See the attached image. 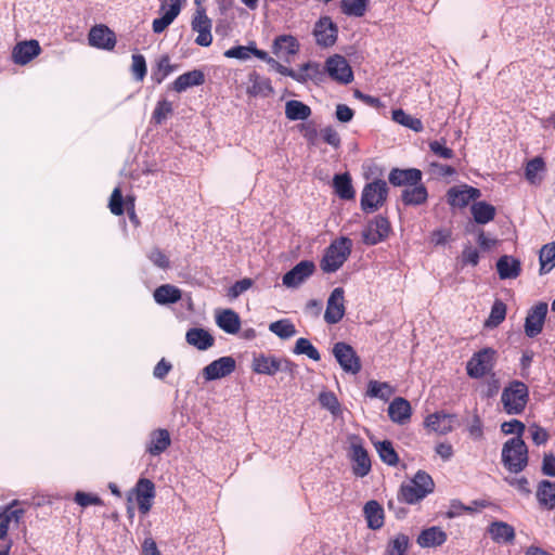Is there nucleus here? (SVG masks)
I'll return each mask as SVG.
<instances>
[{"label": "nucleus", "mask_w": 555, "mask_h": 555, "mask_svg": "<svg viewBox=\"0 0 555 555\" xmlns=\"http://www.w3.org/2000/svg\"><path fill=\"white\" fill-rule=\"evenodd\" d=\"M535 496L541 508L553 511L555 508V481L541 480L538 483Z\"/></svg>", "instance_id": "31"}, {"label": "nucleus", "mask_w": 555, "mask_h": 555, "mask_svg": "<svg viewBox=\"0 0 555 555\" xmlns=\"http://www.w3.org/2000/svg\"><path fill=\"white\" fill-rule=\"evenodd\" d=\"M375 449L380 457V460L389 465V466H397L399 463V455L396 452V450L392 447L391 441L384 440L378 441L375 444Z\"/></svg>", "instance_id": "48"}, {"label": "nucleus", "mask_w": 555, "mask_h": 555, "mask_svg": "<svg viewBox=\"0 0 555 555\" xmlns=\"http://www.w3.org/2000/svg\"><path fill=\"white\" fill-rule=\"evenodd\" d=\"M470 212L476 223L486 224L494 219L496 209L493 205L480 201L473 203Z\"/></svg>", "instance_id": "39"}, {"label": "nucleus", "mask_w": 555, "mask_h": 555, "mask_svg": "<svg viewBox=\"0 0 555 555\" xmlns=\"http://www.w3.org/2000/svg\"><path fill=\"white\" fill-rule=\"evenodd\" d=\"M139 512L146 515L153 505L156 495L155 485L147 478H140L133 489Z\"/></svg>", "instance_id": "15"}, {"label": "nucleus", "mask_w": 555, "mask_h": 555, "mask_svg": "<svg viewBox=\"0 0 555 555\" xmlns=\"http://www.w3.org/2000/svg\"><path fill=\"white\" fill-rule=\"evenodd\" d=\"M488 532L495 543H513L516 535L514 527L501 520L491 522Z\"/></svg>", "instance_id": "33"}, {"label": "nucleus", "mask_w": 555, "mask_h": 555, "mask_svg": "<svg viewBox=\"0 0 555 555\" xmlns=\"http://www.w3.org/2000/svg\"><path fill=\"white\" fill-rule=\"evenodd\" d=\"M235 360L230 357H221L203 370V375L206 380H215L230 375L235 370Z\"/></svg>", "instance_id": "20"}, {"label": "nucleus", "mask_w": 555, "mask_h": 555, "mask_svg": "<svg viewBox=\"0 0 555 555\" xmlns=\"http://www.w3.org/2000/svg\"><path fill=\"white\" fill-rule=\"evenodd\" d=\"M320 404L336 414L339 411V402L332 391H323L319 395Z\"/></svg>", "instance_id": "61"}, {"label": "nucleus", "mask_w": 555, "mask_h": 555, "mask_svg": "<svg viewBox=\"0 0 555 555\" xmlns=\"http://www.w3.org/2000/svg\"><path fill=\"white\" fill-rule=\"evenodd\" d=\"M352 242L348 237L335 240L325 249L320 267L324 273L339 270L351 254Z\"/></svg>", "instance_id": "4"}, {"label": "nucleus", "mask_w": 555, "mask_h": 555, "mask_svg": "<svg viewBox=\"0 0 555 555\" xmlns=\"http://www.w3.org/2000/svg\"><path fill=\"white\" fill-rule=\"evenodd\" d=\"M321 137L323 141L331 146L338 149L340 146L341 140L338 132L331 126L325 127L321 130Z\"/></svg>", "instance_id": "64"}, {"label": "nucleus", "mask_w": 555, "mask_h": 555, "mask_svg": "<svg viewBox=\"0 0 555 555\" xmlns=\"http://www.w3.org/2000/svg\"><path fill=\"white\" fill-rule=\"evenodd\" d=\"M429 150L439 158L451 159L454 157L453 150L446 145V139L429 142Z\"/></svg>", "instance_id": "55"}, {"label": "nucleus", "mask_w": 555, "mask_h": 555, "mask_svg": "<svg viewBox=\"0 0 555 555\" xmlns=\"http://www.w3.org/2000/svg\"><path fill=\"white\" fill-rule=\"evenodd\" d=\"M448 534L438 526L423 529L417 535L416 543L422 548H430L441 546L447 542Z\"/></svg>", "instance_id": "26"}, {"label": "nucleus", "mask_w": 555, "mask_h": 555, "mask_svg": "<svg viewBox=\"0 0 555 555\" xmlns=\"http://www.w3.org/2000/svg\"><path fill=\"white\" fill-rule=\"evenodd\" d=\"M529 401V388L520 380L511 382L502 391L501 402L506 414H521Z\"/></svg>", "instance_id": "3"}, {"label": "nucleus", "mask_w": 555, "mask_h": 555, "mask_svg": "<svg viewBox=\"0 0 555 555\" xmlns=\"http://www.w3.org/2000/svg\"><path fill=\"white\" fill-rule=\"evenodd\" d=\"M546 313L547 304L543 301L537 304L528 311L525 320V333L528 337L533 338L542 332Z\"/></svg>", "instance_id": "17"}, {"label": "nucleus", "mask_w": 555, "mask_h": 555, "mask_svg": "<svg viewBox=\"0 0 555 555\" xmlns=\"http://www.w3.org/2000/svg\"><path fill=\"white\" fill-rule=\"evenodd\" d=\"M26 511L21 506L17 500L7 505L0 513V540L8 539L10 528L18 527L25 516Z\"/></svg>", "instance_id": "11"}, {"label": "nucleus", "mask_w": 555, "mask_h": 555, "mask_svg": "<svg viewBox=\"0 0 555 555\" xmlns=\"http://www.w3.org/2000/svg\"><path fill=\"white\" fill-rule=\"evenodd\" d=\"M293 351L296 354H306L313 361H319L321 359L318 349L311 344L309 339L304 337L297 339Z\"/></svg>", "instance_id": "54"}, {"label": "nucleus", "mask_w": 555, "mask_h": 555, "mask_svg": "<svg viewBox=\"0 0 555 555\" xmlns=\"http://www.w3.org/2000/svg\"><path fill=\"white\" fill-rule=\"evenodd\" d=\"M177 67V65L170 63L169 55H162L152 73V80L157 85L162 83Z\"/></svg>", "instance_id": "46"}, {"label": "nucleus", "mask_w": 555, "mask_h": 555, "mask_svg": "<svg viewBox=\"0 0 555 555\" xmlns=\"http://www.w3.org/2000/svg\"><path fill=\"white\" fill-rule=\"evenodd\" d=\"M501 430L506 435L516 434V437L521 438L522 434L526 430V426L522 422H520L518 420H512L508 422H504L501 425Z\"/></svg>", "instance_id": "63"}, {"label": "nucleus", "mask_w": 555, "mask_h": 555, "mask_svg": "<svg viewBox=\"0 0 555 555\" xmlns=\"http://www.w3.org/2000/svg\"><path fill=\"white\" fill-rule=\"evenodd\" d=\"M496 350L491 347H486L475 352L466 363L467 375L475 379L487 375L494 377L493 369L496 363Z\"/></svg>", "instance_id": "5"}, {"label": "nucleus", "mask_w": 555, "mask_h": 555, "mask_svg": "<svg viewBox=\"0 0 555 555\" xmlns=\"http://www.w3.org/2000/svg\"><path fill=\"white\" fill-rule=\"evenodd\" d=\"M251 86L248 88V93L251 95H263L267 96L273 92L271 81L268 78H262L259 75H253Z\"/></svg>", "instance_id": "51"}, {"label": "nucleus", "mask_w": 555, "mask_h": 555, "mask_svg": "<svg viewBox=\"0 0 555 555\" xmlns=\"http://www.w3.org/2000/svg\"><path fill=\"white\" fill-rule=\"evenodd\" d=\"M388 196V186L386 181L377 179L365 184L361 194V209L364 212H374L378 210L386 202Z\"/></svg>", "instance_id": "7"}, {"label": "nucleus", "mask_w": 555, "mask_h": 555, "mask_svg": "<svg viewBox=\"0 0 555 555\" xmlns=\"http://www.w3.org/2000/svg\"><path fill=\"white\" fill-rule=\"evenodd\" d=\"M216 322L228 334H236L241 327L240 315L232 309H224L218 313Z\"/></svg>", "instance_id": "38"}, {"label": "nucleus", "mask_w": 555, "mask_h": 555, "mask_svg": "<svg viewBox=\"0 0 555 555\" xmlns=\"http://www.w3.org/2000/svg\"><path fill=\"white\" fill-rule=\"evenodd\" d=\"M400 198L404 206H421L427 202L428 191L421 181L417 184L404 188Z\"/></svg>", "instance_id": "29"}, {"label": "nucleus", "mask_w": 555, "mask_h": 555, "mask_svg": "<svg viewBox=\"0 0 555 555\" xmlns=\"http://www.w3.org/2000/svg\"><path fill=\"white\" fill-rule=\"evenodd\" d=\"M333 186L337 196L341 199H353L356 196L354 189L351 183V177L348 172L335 175Z\"/></svg>", "instance_id": "40"}, {"label": "nucleus", "mask_w": 555, "mask_h": 555, "mask_svg": "<svg viewBox=\"0 0 555 555\" xmlns=\"http://www.w3.org/2000/svg\"><path fill=\"white\" fill-rule=\"evenodd\" d=\"M269 330L280 338L286 339L296 334L295 325L289 320H279L269 325Z\"/></svg>", "instance_id": "52"}, {"label": "nucleus", "mask_w": 555, "mask_h": 555, "mask_svg": "<svg viewBox=\"0 0 555 555\" xmlns=\"http://www.w3.org/2000/svg\"><path fill=\"white\" fill-rule=\"evenodd\" d=\"M363 513L370 529L377 530L384 526V509L377 501L371 500L366 502Z\"/></svg>", "instance_id": "37"}, {"label": "nucleus", "mask_w": 555, "mask_h": 555, "mask_svg": "<svg viewBox=\"0 0 555 555\" xmlns=\"http://www.w3.org/2000/svg\"><path fill=\"white\" fill-rule=\"evenodd\" d=\"M496 271L501 280L516 279L520 275L521 263L518 259L504 255L496 261Z\"/></svg>", "instance_id": "34"}, {"label": "nucleus", "mask_w": 555, "mask_h": 555, "mask_svg": "<svg viewBox=\"0 0 555 555\" xmlns=\"http://www.w3.org/2000/svg\"><path fill=\"white\" fill-rule=\"evenodd\" d=\"M411 415V404L402 397L395 398L388 405V416L393 423L404 425L410 422Z\"/></svg>", "instance_id": "28"}, {"label": "nucleus", "mask_w": 555, "mask_h": 555, "mask_svg": "<svg viewBox=\"0 0 555 555\" xmlns=\"http://www.w3.org/2000/svg\"><path fill=\"white\" fill-rule=\"evenodd\" d=\"M313 36L318 46L332 47L337 41L338 27L330 16H321L314 24Z\"/></svg>", "instance_id": "10"}, {"label": "nucleus", "mask_w": 555, "mask_h": 555, "mask_svg": "<svg viewBox=\"0 0 555 555\" xmlns=\"http://www.w3.org/2000/svg\"><path fill=\"white\" fill-rule=\"evenodd\" d=\"M333 354L345 372L358 374L361 371V360L356 350L347 343H336Z\"/></svg>", "instance_id": "8"}, {"label": "nucleus", "mask_w": 555, "mask_h": 555, "mask_svg": "<svg viewBox=\"0 0 555 555\" xmlns=\"http://www.w3.org/2000/svg\"><path fill=\"white\" fill-rule=\"evenodd\" d=\"M456 415L440 411L429 414L425 418L424 425L438 435H447L453 430Z\"/></svg>", "instance_id": "21"}, {"label": "nucleus", "mask_w": 555, "mask_h": 555, "mask_svg": "<svg viewBox=\"0 0 555 555\" xmlns=\"http://www.w3.org/2000/svg\"><path fill=\"white\" fill-rule=\"evenodd\" d=\"M204 82V73L199 69H193L177 77V79L171 83V89L181 93L191 87L201 86Z\"/></svg>", "instance_id": "36"}, {"label": "nucleus", "mask_w": 555, "mask_h": 555, "mask_svg": "<svg viewBox=\"0 0 555 555\" xmlns=\"http://www.w3.org/2000/svg\"><path fill=\"white\" fill-rule=\"evenodd\" d=\"M146 61L142 54L132 55L131 73L135 80L142 81L146 76Z\"/></svg>", "instance_id": "56"}, {"label": "nucleus", "mask_w": 555, "mask_h": 555, "mask_svg": "<svg viewBox=\"0 0 555 555\" xmlns=\"http://www.w3.org/2000/svg\"><path fill=\"white\" fill-rule=\"evenodd\" d=\"M410 546V538L402 532L395 534L386 544L384 555H405Z\"/></svg>", "instance_id": "44"}, {"label": "nucleus", "mask_w": 555, "mask_h": 555, "mask_svg": "<svg viewBox=\"0 0 555 555\" xmlns=\"http://www.w3.org/2000/svg\"><path fill=\"white\" fill-rule=\"evenodd\" d=\"M251 369L257 374L270 376L275 375L279 371L294 375L297 370V364L287 358H278L260 353L254 357Z\"/></svg>", "instance_id": "6"}, {"label": "nucleus", "mask_w": 555, "mask_h": 555, "mask_svg": "<svg viewBox=\"0 0 555 555\" xmlns=\"http://www.w3.org/2000/svg\"><path fill=\"white\" fill-rule=\"evenodd\" d=\"M185 339L188 344L196 347L198 350H206L215 343L214 337L203 328H190L186 332Z\"/></svg>", "instance_id": "41"}, {"label": "nucleus", "mask_w": 555, "mask_h": 555, "mask_svg": "<svg viewBox=\"0 0 555 555\" xmlns=\"http://www.w3.org/2000/svg\"><path fill=\"white\" fill-rule=\"evenodd\" d=\"M528 448L522 438L513 437L502 448V463L511 473L518 474L528 465Z\"/></svg>", "instance_id": "2"}, {"label": "nucleus", "mask_w": 555, "mask_h": 555, "mask_svg": "<svg viewBox=\"0 0 555 555\" xmlns=\"http://www.w3.org/2000/svg\"><path fill=\"white\" fill-rule=\"evenodd\" d=\"M345 291L343 287H336L331 293L324 313V320L327 324L338 323L345 315Z\"/></svg>", "instance_id": "16"}, {"label": "nucleus", "mask_w": 555, "mask_h": 555, "mask_svg": "<svg viewBox=\"0 0 555 555\" xmlns=\"http://www.w3.org/2000/svg\"><path fill=\"white\" fill-rule=\"evenodd\" d=\"M311 108L298 100H289L285 104V115L289 120H306L311 116Z\"/></svg>", "instance_id": "43"}, {"label": "nucleus", "mask_w": 555, "mask_h": 555, "mask_svg": "<svg viewBox=\"0 0 555 555\" xmlns=\"http://www.w3.org/2000/svg\"><path fill=\"white\" fill-rule=\"evenodd\" d=\"M154 299L159 305L175 304L181 299V291L171 284H164L154 291Z\"/></svg>", "instance_id": "42"}, {"label": "nucleus", "mask_w": 555, "mask_h": 555, "mask_svg": "<svg viewBox=\"0 0 555 555\" xmlns=\"http://www.w3.org/2000/svg\"><path fill=\"white\" fill-rule=\"evenodd\" d=\"M350 459L352 461V473L357 477H364L371 472V460L364 449L360 437H352L350 443Z\"/></svg>", "instance_id": "9"}, {"label": "nucleus", "mask_w": 555, "mask_h": 555, "mask_svg": "<svg viewBox=\"0 0 555 555\" xmlns=\"http://www.w3.org/2000/svg\"><path fill=\"white\" fill-rule=\"evenodd\" d=\"M89 44L102 50H113L116 46V35L106 25L93 26L88 35Z\"/></svg>", "instance_id": "19"}, {"label": "nucleus", "mask_w": 555, "mask_h": 555, "mask_svg": "<svg viewBox=\"0 0 555 555\" xmlns=\"http://www.w3.org/2000/svg\"><path fill=\"white\" fill-rule=\"evenodd\" d=\"M423 173L417 168H392L389 172L388 180L393 186H412L422 181Z\"/></svg>", "instance_id": "24"}, {"label": "nucleus", "mask_w": 555, "mask_h": 555, "mask_svg": "<svg viewBox=\"0 0 555 555\" xmlns=\"http://www.w3.org/2000/svg\"><path fill=\"white\" fill-rule=\"evenodd\" d=\"M393 393L392 387L388 383L377 380H370L367 385L366 395L371 398H379L387 401Z\"/></svg>", "instance_id": "50"}, {"label": "nucleus", "mask_w": 555, "mask_h": 555, "mask_svg": "<svg viewBox=\"0 0 555 555\" xmlns=\"http://www.w3.org/2000/svg\"><path fill=\"white\" fill-rule=\"evenodd\" d=\"M546 172V164L541 156H535L525 165V178L532 185H540Z\"/></svg>", "instance_id": "35"}, {"label": "nucleus", "mask_w": 555, "mask_h": 555, "mask_svg": "<svg viewBox=\"0 0 555 555\" xmlns=\"http://www.w3.org/2000/svg\"><path fill=\"white\" fill-rule=\"evenodd\" d=\"M269 65H271L278 73H280L283 76H288L293 78L294 80L298 82H304L308 78H312V73L318 74L319 73V66L315 63H306L300 67V72L296 73L294 69L288 68L278 61H275L273 57L270 59Z\"/></svg>", "instance_id": "25"}, {"label": "nucleus", "mask_w": 555, "mask_h": 555, "mask_svg": "<svg viewBox=\"0 0 555 555\" xmlns=\"http://www.w3.org/2000/svg\"><path fill=\"white\" fill-rule=\"evenodd\" d=\"M540 274L544 275L555 268V242L542 246L539 253Z\"/></svg>", "instance_id": "45"}, {"label": "nucleus", "mask_w": 555, "mask_h": 555, "mask_svg": "<svg viewBox=\"0 0 555 555\" xmlns=\"http://www.w3.org/2000/svg\"><path fill=\"white\" fill-rule=\"evenodd\" d=\"M392 120L399 125H402L415 132H422L424 130L423 122L420 118L413 117L406 114L402 108H397L391 112Z\"/></svg>", "instance_id": "47"}, {"label": "nucleus", "mask_w": 555, "mask_h": 555, "mask_svg": "<svg viewBox=\"0 0 555 555\" xmlns=\"http://www.w3.org/2000/svg\"><path fill=\"white\" fill-rule=\"evenodd\" d=\"M108 207L111 212L115 216H121L124 214V201L121 190L119 188H115L112 192Z\"/></svg>", "instance_id": "60"}, {"label": "nucleus", "mask_w": 555, "mask_h": 555, "mask_svg": "<svg viewBox=\"0 0 555 555\" xmlns=\"http://www.w3.org/2000/svg\"><path fill=\"white\" fill-rule=\"evenodd\" d=\"M314 271L315 264L313 261L302 260L283 275V285L289 288H296L307 279H309L314 273Z\"/></svg>", "instance_id": "18"}, {"label": "nucleus", "mask_w": 555, "mask_h": 555, "mask_svg": "<svg viewBox=\"0 0 555 555\" xmlns=\"http://www.w3.org/2000/svg\"><path fill=\"white\" fill-rule=\"evenodd\" d=\"M506 317V305L501 300H495L491 307L490 315L486 321V326L496 327Z\"/></svg>", "instance_id": "53"}, {"label": "nucleus", "mask_w": 555, "mask_h": 555, "mask_svg": "<svg viewBox=\"0 0 555 555\" xmlns=\"http://www.w3.org/2000/svg\"><path fill=\"white\" fill-rule=\"evenodd\" d=\"M435 482L429 474L418 470L410 482L403 483L398 492V501L416 504L434 492Z\"/></svg>", "instance_id": "1"}, {"label": "nucleus", "mask_w": 555, "mask_h": 555, "mask_svg": "<svg viewBox=\"0 0 555 555\" xmlns=\"http://www.w3.org/2000/svg\"><path fill=\"white\" fill-rule=\"evenodd\" d=\"M74 501L81 507H88L90 505H103V500L93 493H87L83 491H77L74 496Z\"/></svg>", "instance_id": "57"}, {"label": "nucleus", "mask_w": 555, "mask_h": 555, "mask_svg": "<svg viewBox=\"0 0 555 555\" xmlns=\"http://www.w3.org/2000/svg\"><path fill=\"white\" fill-rule=\"evenodd\" d=\"M254 284L250 278H244L235 282L228 291V297L231 299L237 298L240 295L248 291Z\"/></svg>", "instance_id": "62"}, {"label": "nucleus", "mask_w": 555, "mask_h": 555, "mask_svg": "<svg viewBox=\"0 0 555 555\" xmlns=\"http://www.w3.org/2000/svg\"><path fill=\"white\" fill-rule=\"evenodd\" d=\"M448 203L451 206L455 207H465L467 206L472 201H476L481 196V192L479 189L470 186V185H463V188H451L448 193Z\"/></svg>", "instance_id": "23"}, {"label": "nucleus", "mask_w": 555, "mask_h": 555, "mask_svg": "<svg viewBox=\"0 0 555 555\" xmlns=\"http://www.w3.org/2000/svg\"><path fill=\"white\" fill-rule=\"evenodd\" d=\"M171 444V437L167 429L157 428L151 431L150 441L146 444V452L152 456L164 453Z\"/></svg>", "instance_id": "27"}, {"label": "nucleus", "mask_w": 555, "mask_h": 555, "mask_svg": "<svg viewBox=\"0 0 555 555\" xmlns=\"http://www.w3.org/2000/svg\"><path fill=\"white\" fill-rule=\"evenodd\" d=\"M531 439L534 444L542 446L545 444L550 439V434L545 428L540 426L539 424H531L528 428Z\"/></svg>", "instance_id": "59"}, {"label": "nucleus", "mask_w": 555, "mask_h": 555, "mask_svg": "<svg viewBox=\"0 0 555 555\" xmlns=\"http://www.w3.org/2000/svg\"><path fill=\"white\" fill-rule=\"evenodd\" d=\"M211 26L212 22L207 16L206 9L195 10L191 21V27L193 31L197 33V37L195 38L196 44L201 47H209L211 44Z\"/></svg>", "instance_id": "12"}, {"label": "nucleus", "mask_w": 555, "mask_h": 555, "mask_svg": "<svg viewBox=\"0 0 555 555\" xmlns=\"http://www.w3.org/2000/svg\"><path fill=\"white\" fill-rule=\"evenodd\" d=\"M391 231L390 222L383 216H376L369 222L362 233L363 243L366 245H376L386 240Z\"/></svg>", "instance_id": "13"}, {"label": "nucleus", "mask_w": 555, "mask_h": 555, "mask_svg": "<svg viewBox=\"0 0 555 555\" xmlns=\"http://www.w3.org/2000/svg\"><path fill=\"white\" fill-rule=\"evenodd\" d=\"M369 0H340L341 12L348 16L362 17L367 10Z\"/></svg>", "instance_id": "49"}, {"label": "nucleus", "mask_w": 555, "mask_h": 555, "mask_svg": "<svg viewBox=\"0 0 555 555\" xmlns=\"http://www.w3.org/2000/svg\"><path fill=\"white\" fill-rule=\"evenodd\" d=\"M272 51L279 57L288 59L298 53L299 42L292 35H281L274 39Z\"/></svg>", "instance_id": "30"}, {"label": "nucleus", "mask_w": 555, "mask_h": 555, "mask_svg": "<svg viewBox=\"0 0 555 555\" xmlns=\"http://www.w3.org/2000/svg\"><path fill=\"white\" fill-rule=\"evenodd\" d=\"M41 53V47L35 39L16 43L12 50V60L17 65H26Z\"/></svg>", "instance_id": "22"}, {"label": "nucleus", "mask_w": 555, "mask_h": 555, "mask_svg": "<svg viewBox=\"0 0 555 555\" xmlns=\"http://www.w3.org/2000/svg\"><path fill=\"white\" fill-rule=\"evenodd\" d=\"M172 113V104L167 101V100H163V101H159L153 112V120L155 124L159 125L162 124L168 115H170Z\"/></svg>", "instance_id": "58"}, {"label": "nucleus", "mask_w": 555, "mask_h": 555, "mask_svg": "<svg viewBox=\"0 0 555 555\" xmlns=\"http://www.w3.org/2000/svg\"><path fill=\"white\" fill-rule=\"evenodd\" d=\"M325 68L328 76L339 83L347 85L353 79L352 69L347 60L341 55L335 54L328 57Z\"/></svg>", "instance_id": "14"}, {"label": "nucleus", "mask_w": 555, "mask_h": 555, "mask_svg": "<svg viewBox=\"0 0 555 555\" xmlns=\"http://www.w3.org/2000/svg\"><path fill=\"white\" fill-rule=\"evenodd\" d=\"M166 10L163 15L155 18L152 23V28L155 34L163 33L179 15L181 11V2L170 3L169 8L166 9V2L164 1L160 5V11Z\"/></svg>", "instance_id": "32"}]
</instances>
